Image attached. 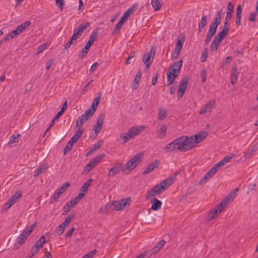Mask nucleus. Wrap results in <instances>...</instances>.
I'll return each instance as SVG.
<instances>
[{
	"instance_id": "nucleus-61",
	"label": "nucleus",
	"mask_w": 258,
	"mask_h": 258,
	"mask_svg": "<svg viewBox=\"0 0 258 258\" xmlns=\"http://www.w3.org/2000/svg\"><path fill=\"white\" fill-rule=\"evenodd\" d=\"M13 203H12V202L8 200V201L5 203V204L4 206V209L5 210H7L9 209L12 205H13Z\"/></svg>"
},
{
	"instance_id": "nucleus-55",
	"label": "nucleus",
	"mask_w": 258,
	"mask_h": 258,
	"mask_svg": "<svg viewBox=\"0 0 258 258\" xmlns=\"http://www.w3.org/2000/svg\"><path fill=\"white\" fill-rule=\"evenodd\" d=\"M47 43L43 44L38 47L37 52L38 53H40L43 52L46 48Z\"/></svg>"
},
{
	"instance_id": "nucleus-38",
	"label": "nucleus",
	"mask_w": 258,
	"mask_h": 258,
	"mask_svg": "<svg viewBox=\"0 0 258 258\" xmlns=\"http://www.w3.org/2000/svg\"><path fill=\"white\" fill-rule=\"evenodd\" d=\"M61 191H58L57 190L55 191V192L53 194L51 199V203H54L57 201L59 197L61 195Z\"/></svg>"
},
{
	"instance_id": "nucleus-43",
	"label": "nucleus",
	"mask_w": 258,
	"mask_h": 258,
	"mask_svg": "<svg viewBox=\"0 0 258 258\" xmlns=\"http://www.w3.org/2000/svg\"><path fill=\"white\" fill-rule=\"evenodd\" d=\"M167 116V113L166 111L164 110L160 109L158 112V119L159 120H162Z\"/></svg>"
},
{
	"instance_id": "nucleus-4",
	"label": "nucleus",
	"mask_w": 258,
	"mask_h": 258,
	"mask_svg": "<svg viewBox=\"0 0 258 258\" xmlns=\"http://www.w3.org/2000/svg\"><path fill=\"white\" fill-rule=\"evenodd\" d=\"M143 157L142 153H139L135 155L126 164V173H129L132 170L134 169L141 162L142 158Z\"/></svg>"
},
{
	"instance_id": "nucleus-33",
	"label": "nucleus",
	"mask_w": 258,
	"mask_h": 258,
	"mask_svg": "<svg viewBox=\"0 0 258 258\" xmlns=\"http://www.w3.org/2000/svg\"><path fill=\"white\" fill-rule=\"evenodd\" d=\"M46 169H47V167H46V166H45L44 165H40L38 168H37L34 171V173L33 175L34 176V177L38 176L39 174H40L41 173H42V172L43 171H45Z\"/></svg>"
},
{
	"instance_id": "nucleus-23",
	"label": "nucleus",
	"mask_w": 258,
	"mask_h": 258,
	"mask_svg": "<svg viewBox=\"0 0 258 258\" xmlns=\"http://www.w3.org/2000/svg\"><path fill=\"white\" fill-rule=\"evenodd\" d=\"M101 96V92H99L97 94V96L95 98L93 101V103L91 105V107H92V109H91V112H92V113H95V111L98 107Z\"/></svg>"
},
{
	"instance_id": "nucleus-21",
	"label": "nucleus",
	"mask_w": 258,
	"mask_h": 258,
	"mask_svg": "<svg viewBox=\"0 0 258 258\" xmlns=\"http://www.w3.org/2000/svg\"><path fill=\"white\" fill-rule=\"evenodd\" d=\"M76 127L78 128V130L76 132L73 137L71 138L72 139V140H75L77 142L79 139L82 136L84 132V129L82 127V126L77 125V124H76Z\"/></svg>"
},
{
	"instance_id": "nucleus-8",
	"label": "nucleus",
	"mask_w": 258,
	"mask_h": 258,
	"mask_svg": "<svg viewBox=\"0 0 258 258\" xmlns=\"http://www.w3.org/2000/svg\"><path fill=\"white\" fill-rule=\"evenodd\" d=\"M215 107V100H210L201 107L200 110L199 111V114L203 115L208 113H210Z\"/></svg>"
},
{
	"instance_id": "nucleus-18",
	"label": "nucleus",
	"mask_w": 258,
	"mask_h": 258,
	"mask_svg": "<svg viewBox=\"0 0 258 258\" xmlns=\"http://www.w3.org/2000/svg\"><path fill=\"white\" fill-rule=\"evenodd\" d=\"M159 164L160 161L159 160L154 161L153 162L150 164L149 166L145 168V169L143 172V174L145 175L151 173L155 169L159 167Z\"/></svg>"
},
{
	"instance_id": "nucleus-9",
	"label": "nucleus",
	"mask_w": 258,
	"mask_h": 258,
	"mask_svg": "<svg viewBox=\"0 0 258 258\" xmlns=\"http://www.w3.org/2000/svg\"><path fill=\"white\" fill-rule=\"evenodd\" d=\"M163 187L160 185V184L154 185L148 192L146 197V200H150L152 197H156L164 191Z\"/></svg>"
},
{
	"instance_id": "nucleus-5",
	"label": "nucleus",
	"mask_w": 258,
	"mask_h": 258,
	"mask_svg": "<svg viewBox=\"0 0 258 258\" xmlns=\"http://www.w3.org/2000/svg\"><path fill=\"white\" fill-rule=\"evenodd\" d=\"M36 226V224H33L28 227L22 233L17 237L16 242L21 245L24 244L28 237L32 233Z\"/></svg>"
},
{
	"instance_id": "nucleus-53",
	"label": "nucleus",
	"mask_w": 258,
	"mask_h": 258,
	"mask_svg": "<svg viewBox=\"0 0 258 258\" xmlns=\"http://www.w3.org/2000/svg\"><path fill=\"white\" fill-rule=\"evenodd\" d=\"M256 13L257 12H255L250 14L248 18V21L252 22H254L256 18Z\"/></svg>"
},
{
	"instance_id": "nucleus-7",
	"label": "nucleus",
	"mask_w": 258,
	"mask_h": 258,
	"mask_svg": "<svg viewBox=\"0 0 258 258\" xmlns=\"http://www.w3.org/2000/svg\"><path fill=\"white\" fill-rule=\"evenodd\" d=\"M189 82V78L187 76L184 77L180 81V84L177 90V98L179 100L184 95Z\"/></svg>"
},
{
	"instance_id": "nucleus-42",
	"label": "nucleus",
	"mask_w": 258,
	"mask_h": 258,
	"mask_svg": "<svg viewBox=\"0 0 258 258\" xmlns=\"http://www.w3.org/2000/svg\"><path fill=\"white\" fill-rule=\"evenodd\" d=\"M65 230V228L62 225H59L55 230V235L60 236L61 235Z\"/></svg>"
},
{
	"instance_id": "nucleus-11",
	"label": "nucleus",
	"mask_w": 258,
	"mask_h": 258,
	"mask_svg": "<svg viewBox=\"0 0 258 258\" xmlns=\"http://www.w3.org/2000/svg\"><path fill=\"white\" fill-rule=\"evenodd\" d=\"M104 154H101L96 156L92 159L85 166V169L87 171V173L89 172L94 167L99 164L101 159L104 157Z\"/></svg>"
},
{
	"instance_id": "nucleus-31",
	"label": "nucleus",
	"mask_w": 258,
	"mask_h": 258,
	"mask_svg": "<svg viewBox=\"0 0 258 258\" xmlns=\"http://www.w3.org/2000/svg\"><path fill=\"white\" fill-rule=\"evenodd\" d=\"M124 24V22L122 21V20H119V21L118 22V23L116 24L115 28L113 30L112 32V35H115L117 33H118L120 30L121 29V27H122L123 25Z\"/></svg>"
},
{
	"instance_id": "nucleus-63",
	"label": "nucleus",
	"mask_w": 258,
	"mask_h": 258,
	"mask_svg": "<svg viewBox=\"0 0 258 258\" xmlns=\"http://www.w3.org/2000/svg\"><path fill=\"white\" fill-rule=\"evenodd\" d=\"M140 79H141L140 78H137L136 77H135V78H134V82L135 83V84H134V86L133 87V88L134 89L138 88Z\"/></svg>"
},
{
	"instance_id": "nucleus-1",
	"label": "nucleus",
	"mask_w": 258,
	"mask_h": 258,
	"mask_svg": "<svg viewBox=\"0 0 258 258\" xmlns=\"http://www.w3.org/2000/svg\"><path fill=\"white\" fill-rule=\"evenodd\" d=\"M176 150L182 152L190 150L187 136H183L177 138L170 143L168 144L164 149L165 153H170Z\"/></svg>"
},
{
	"instance_id": "nucleus-36",
	"label": "nucleus",
	"mask_w": 258,
	"mask_h": 258,
	"mask_svg": "<svg viewBox=\"0 0 258 258\" xmlns=\"http://www.w3.org/2000/svg\"><path fill=\"white\" fill-rule=\"evenodd\" d=\"M182 66V60L181 59L178 61H176L170 67L180 72V69Z\"/></svg>"
},
{
	"instance_id": "nucleus-37",
	"label": "nucleus",
	"mask_w": 258,
	"mask_h": 258,
	"mask_svg": "<svg viewBox=\"0 0 258 258\" xmlns=\"http://www.w3.org/2000/svg\"><path fill=\"white\" fill-rule=\"evenodd\" d=\"M45 242L46 241L45 236L43 235L42 236L41 238L35 242L34 245L37 246L39 248H40L43 246Z\"/></svg>"
},
{
	"instance_id": "nucleus-20",
	"label": "nucleus",
	"mask_w": 258,
	"mask_h": 258,
	"mask_svg": "<svg viewBox=\"0 0 258 258\" xmlns=\"http://www.w3.org/2000/svg\"><path fill=\"white\" fill-rule=\"evenodd\" d=\"M137 6L138 5L137 3L133 4V5L124 13L123 16L121 18L120 20H122V21L124 23L127 20L130 16L133 13V12L136 10Z\"/></svg>"
},
{
	"instance_id": "nucleus-32",
	"label": "nucleus",
	"mask_w": 258,
	"mask_h": 258,
	"mask_svg": "<svg viewBox=\"0 0 258 258\" xmlns=\"http://www.w3.org/2000/svg\"><path fill=\"white\" fill-rule=\"evenodd\" d=\"M22 196V192L20 191H17L15 195H13L9 200H10L13 204H15L19 198Z\"/></svg>"
},
{
	"instance_id": "nucleus-2",
	"label": "nucleus",
	"mask_w": 258,
	"mask_h": 258,
	"mask_svg": "<svg viewBox=\"0 0 258 258\" xmlns=\"http://www.w3.org/2000/svg\"><path fill=\"white\" fill-rule=\"evenodd\" d=\"M226 201L229 202V200L228 199H223L220 204L207 214L206 219L208 221H210L213 219L217 217L223 210L225 209L228 207L226 204Z\"/></svg>"
},
{
	"instance_id": "nucleus-64",
	"label": "nucleus",
	"mask_w": 258,
	"mask_h": 258,
	"mask_svg": "<svg viewBox=\"0 0 258 258\" xmlns=\"http://www.w3.org/2000/svg\"><path fill=\"white\" fill-rule=\"evenodd\" d=\"M234 6L231 2H229L227 5V12L233 13Z\"/></svg>"
},
{
	"instance_id": "nucleus-40",
	"label": "nucleus",
	"mask_w": 258,
	"mask_h": 258,
	"mask_svg": "<svg viewBox=\"0 0 258 258\" xmlns=\"http://www.w3.org/2000/svg\"><path fill=\"white\" fill-rule=\"evenodd\" d=\"M220 43V41H218V39L217 40L214 38L211 45V50L212 51L217 50Z\"/></svg>"
},
{
	"instance_id": "nucleus-12",
	"label": "nucleus",
	"mask_w": 258,
	"mask_h": 258,
	"mask_svg": "<svg viewBox=\"0 0 258 258\" xmlns=\"http://www.w3.org/2000/svg\"><path fill=\"white\" fill-rule=\"evenodd\" d=\"M94 113L91 112V109L89 108L82 114L76 121L77 125L82 126V125L87 121Z\"/></svg>"
},
{
	"instance_id": "nucleus-27",
	"label": "nucleus",
	"mask_w": 258,
	"mask_h": 258,
	"mask_svg": "<svg viewBox=\"0 0 258 258\" xmlns=\"http://www.w3.org/2000/svg\"><path fill=\"white\" fill-rule=\"evenodd\" d=\"M235 157V155L233 154H230L228 156L225 157L222 160L218 162V165L222 167L226 164L227 163L229 162L231 159Z\"/></svg>"
},
{
	"instance_id": "nucleus-10",
	"label": "nucleus",
	"mask_w": 258,
	"mask_h": 258,
	"mask_svg": "<svg viewBox=\"0 0 258 258\" xmlns=\"http://www.w3.org/2000/svg\"><path fill=\"white\" fill-rule=\"evenodd\" d=\"M178 174V172H176L174 174L168 178H166L162 181H161L159 184L161 186L163 187V189L165 190L167 188H168L175 180L176 178V176Z\"/></svg>"
},
{
	"instance_id": "nucleus-51",
	"label": "nucleus",
	"mask_w": 258,
	"mask_h": 258,
	"mask_svg": "<svg viewBox=\"0 0 258 258\" xmlns=\"http://www.w3.org/2000/svg\"><path fill=\"white\" fill-rule=\"evenodd\" d=\"M168 73H171V75L174 76V77L176 78L180 72L177 71L176 70H175L171 67H170L167 71Z\"/></svg>"
},
{
	"instance_id": "nucleus-47",
	"label": "nucleus",
	"mask_w": 258,
	"mask_h": 258,
	"mask_svg": "<svg viewBox=\"0 0 258 258\" xmlns=\"http://www.w3.org/2000/svg\"><path fill=\"white\" fill-rule=\"evenodd\" d=\"M113 206L114 209L117 211H120L123 210V208L121 205V203L120 201L114 202L113 203Z\"/></svg>"
},
{
	"instance_id": "nucleus-34",
	"label": "nucleus",
	"mask_w": 258,
	"mask_h": 258,
	"mask_svg": "<svg viewBox=\"0 0 258 258\" xmlns=\"http://www.w3.org/2000/svg\"><path fill=\"white\" fill-rule=\"evenodd\" d=\"M93 179L92 178L89 179L86 182L83 183L82 186H81V189L82 191L86 192L90 186Z\"/></svg>"
},
{
	"instance_id": "nucleus-62",
	"label": "nucleus",
	"mask_w": 258,
	"mask_h": 258,
	"mask_svg": "<svg viewBox=\"0 0 258 258\" xmlns=\"http://www.w3.org/2000/svg\"><path fill=\"white\" fill-rule=\"evenodd\" d=\"M182 46V43L180 39L177 40V43L175 45L174 49L178 50V51H180Z\"/></svg>"
},
{
	"instance_id": "nucleus-57",
	"label": "nucleus",
	"mask_w": 258,
	"mask_h": 258,
	"mask_svg": "<svg viewBox=\"0 0 258 258\" xmlns=\"http://www.w3.org/2000/svg\"><path fill=\"white\" fill-rule=\"evenodd\" d=\"M79 202L75 198H74L70 202H68V204H69L70 207L73 208Z\"/></svg>"
},
{
	"instance_id": "nucleus-58",
	"label": "nucleus",
	"mask_w": 258,
	"mask_h": 258,
	"mask_svg": "<svg viewBox=\"0 0 258 258\" xmlns=\"http://www.w3.org/2000/svg\"><path fill=\"white\" fill-rule=\"evenodd\" d=\"M180 51H178V50L174 49L173 52L172 53L171 55V59L172 60H174L176 59L177 56H178Z\"/></svg>"
},
{
	"instance_id": "nucleus-46",
	"label": "nucleus",
	"mask_w": 258,
	"mask_h": 258,
	"mask_svg": "<svg viewBox=\"0 0 258 258\" xmlns=\"http://www.w3.org/2000/svg\"><path fill=\"white\" fill-rule=\"evenodd\" d=\"M207 19V18L206 15H204L202 16L201 22L199 24L200 28H203L206 25Z\"/></svg>"
},
{
	"instance_id": "nucleus-15",
	"label": "nucleus",
	"mask_w": 258,
	"mask_h": 258,
	"mask_svg": "<svg viewBox=\"0 0 258 258\" xmlns=\"http://www.w3.org/2000/svg\"><path fill=\"white\" fill-rule=\"evenodd\" d=\"M104 115L102 113L100 114L98 118L97 122L93 126V130L95 131L96 134L95 137H96L101 130L102 124L104 122Z\"/></svg>"
},
{
	"instance_id": "nucleus-52",
	"label": "nucleus",
	"mask_w": 258,
	"mask_h": 258,
	"mask_svg": "<svg viewBox=\"0 0 258 258\" xmlns=\"http://www.w3.org/2000/svg\"><path fill=\"white\" fill-rule=\"evenodd\" d=\"M88 52V51L84 50V49H82L79 53V59H82L84 56L87 55Z\"/></svg>"
},
{
	"instance_id": "nucleus-19",
	"label": "nucleus",
	"mask_w": 258,
	"mask_h": 258,
	"mask_svg": "<svg viewBox=\"0 0 258 258\" xmlns=\"http://www.w3.org/2000/svg\"><path fill=\"white\" fill-rule=\"evenodd\" d=\"M90 26L89 23L81 24L78 27L76 28L74 30V34L79 38L82 34L84 30Z\"/></svg>"
},
{
	"instance_id": "nucleus-39",
	"label": "nucleus",
	"mask_w": 258,
	"mask_h": 258,
	"mask_svg": "<svg viewBox=\"0 0 258 258\" xmlns=\"http://www.w3.org/2000/svg\"><path fill=\"white\" fill-rule=\"evenodd\" d=\"M175 78V77H174V76H173L171 75V73H168L167 72V86L170 85L171 84H172L174 82Z\"/></svg>"
},
{
	"instance_id": "nucleus-14",
	"label": "nucleus",
	"mask_w": 258,
	"mask_h": 258,
	"mask_svg": "<svg viewBox=\"0 0 258 258\" xmlns=\"http://www.w3.org/2000/svg\"><path fill=\"white\" fill-rule=\"evenodd\" d=\"M145 126L144 125L133 126L127 132L128 133V136L132 139L135 136L139 135L141 132L145 130Z\"/></svg>"
},
{
	"instance_id": "nucleus-29",
	"label": "nucleus",
	"mask_w": 258,
	"mask_h": 258,
	"mask_svg": "<svg viewBox=\"0 0 258 258\" xmlns=\"http://www.w3.org/2000/svg\"><path fill=\"white\" fill-rule=\"evenodd\" d=\"M75 214L74 213H71L66 218L64 221L62 223L61 225H62L63 227H66L74 219Z\"/></svg>"
},
{
	"instance_id": "nucleus-50",
	"label": "nucleus",
	"mask_w": 258,
	"mask_h": 258,
	"mask_svg": "<svg viewBox=\"0 0 258 258\" xmlns=\"http://www.w3.org/2000/svg\"><path fill=\"white\" fill-rule=\"evenodd\" d=\"M19 136H20L19 135H18L17 136H15V135L11 136L10 137V140H9V141L8 144L11 145L13 143L18 142V140L17 138Z\"/></svg>"
},
{
	"instance_id": "nucleus-22",
	"label": "nucleus",
	"mask_w": 258,
	"mask_h": 258,
	"mask_svg": "<svg viewBox=\"0 0 258 258\" xmlns=\"http://www.w3.org/2000/svg\"><path fill=\"white\" fill-rule=\"evenodd\" d=\"M166 130L167 126L165 124L161 125L157 132L158 137L160 139L164 138L166 136Z\"/></svg>"
},
{
	"instance_id": "nucleus-60",
	"label": "nucleus",
	"mask_w": 258,
	"mask_h": 258,
	"mask_svg": "<svg viewBox=\"0 0 258 258\" xmlns=\"http://www.w3.org/2000/svg\"><path fill=\"white\" fill-rule=\"evenodd\" d=\"M39 249L40 248H39L37 246L34 245L31 250V253H32V255H35L38 252Z\"/></svg>"
},
{
	"instance_id": "nucleus-35",
	"label": "nucleus",
	"mask_w": 258,
	"mask_h": 258,
	"mask_svg": "<svg viewBox=\"0 0 258 258\" xmlns=\"http://www.w3.org/2000/svg\"><path fill=\"white\" fill-rule=\"evenodd\" d=\"M151 5L155 11L159 10L162 7L159 0H151Z\"/></svg>"
},
{
	"instance_id": "nucleus-13",
	"label": "nucleus",
	"mask_w": 258,
	"mask_h": 258,
	"mask_svg": "<svg viewBox=\"0 0 258 258\" xmlns=\"http://www.w3.org/2000/svg\"><path fill=\"white\" fill-rule=\"evenodd\" d=\"M217 27L218 26L212 23L210 24L208 33L204 41L205 45H207L209 43L212 38L216 34Z\"/></svg>"
},
{
	"instance_id": "nucleus-49",
	"label": "nucleus",
	"mask_w": 258,
	"mask_h": 258,
	"mask_svg": "<svg viewBox=\"0 0 258 258\" xmlns=\"http://www.w3.org/2000/svg\"><path fill=\"white\" fill-rule=\"evenodd\" d=\"M227 35L226 33H225L224 31H221L214 38L218 39V41H221Z\"/></svg>"
},
{
	"instance_id": "nucleus-54",
	"label": "nucleus",
	"mask_w": 258,
	"mask_h": 258,
	"mask_svg": "<svg viewBox=\"0 0 258 258\" xmlns=\"http://www.w3.org/2000/svg\"><path fill=\"white\" fill-rule=\"evenodd\" d=\"M101 146V144H100L99 143L95 144L93 146L92 148L91 149L90 152H93L96 151L97 150H98L100 148Z\"/></svg>"
},
{
	"instance_id": "nucleus-25",
	"label": "nucleus",
	"mask_w": 258,
	"mask_h": 258,
	"mask_svg": "<svg viewBox=\"0 0 258 258\" xmlns=\"http://www.w3.org/2000/svg\"><path fill=\"white\" fill-rule=\"evenodd\" d=\"M151 202L152 203L151 206L152 210L154 211H157L161 208L162 202L160 200H158L156 198H154Z\"/></svg>"
},
{
	"instance_id": "nucleus-17",
	"label": "nucleus",
	"mask_w": 258,
	"mask_h": 258,
	"mask_svg": "<svg viewBox=\"0 0 258 258\" xmlns=\"http://www.w3.org/2000/svg\"><path fill=\"white\" fill-rule=\"evenodd\" d=\"M97 31H93L91 35L89 37V39L88 41V42L86 43L85 46L83 48L84 50H86L87 51H89V48L93 44V43L95 41L97 38Z\"/></svg>"
},
{
	"instance_id": "nucleus-44",
	"label": "nucleus",
	"mask_w": 258,
	"mask_h": 258,
	"mask_svg": "<svg viewBox=\"0 0 258 258\" xmlns=\"http://www.w3.org/2000/svg\"><path fill=\"white\" fill-rule=\"evenodd\" d=\"M119 138L123 140V143H126L128 142L132 138L128 136V133L125 134H121L119 135Z\"/></svg>"
},
{
	"instance_id": "nucleus-59",
	"label": "nucleus",
	"mask_w": 258,
	"mask_h": 258,
	"mask_svg": "<svg viewBox=\"0 0 258 258\" xmlns=\"http://www.w3.org/2000/svg\"><path fill=\"white\" fill-rule=\"evenodd\" d=\"M54 61V60L53 58H51L47 61L46 65V69L47 71L49 70L51 66L53 64Z\"/></svg>"
},
{
	"instance_id": "nucleus-26",
	"label": "nucleus",
	"mask_w": 258,
	"mask_h": 258,
	"mask_svg": "<svg viewBox=\"0 0 258 258\" xmlns=\"http://www.w3.org/2000/svg\"><path fill=\"white\" fill-rule=\"evenodd\" d=\"M77 142L75 140H72V139L71 138L70 140L67 143L65 147L63 149V154L64 155H67V154L72 149L75 143H76Z\"/></svg>"
},
{
	"instance_id": "nucleus-48",
	"label": "nucleus",
	"mask_w": 258,
	"mask_h": 258,
	"mask_svg": "<svg viewBox=\"0 0 258 258\" xmlns=\"http://www.w3.org/2000/svg\"><path fill=\"white\" fill-rule=\"evenodd\" d=\"M71 184L69 182H66L64 184H62L60 187L58 188L57 190L58 191H61V194H62L65 190L67 189V187L70 186Z\"/></svg>"
},
{
	"instance_id": "nucleus-41",
	"label": "nucleus",
	"mask_w": 258,
	"mask_h": 258,
	"mask_svg": "<svg viewBox=\"0 0 258 258\" xmlns=\"http://www.w3.org/2000/svg\"><path fill=\"white\" fill-rule=\"evenodd\" d=\"M208 54V49L207 48H205L203 51L202 53V55L201 56V60L202 62H205L206 61Z\"/></svg>"
},
{
	"instance_id": "nucleus-24",
	"label": "nucleus",
	"mask_w": 258,
	"mask_h": 258,
	"mask_svg": "<svg viewBox=\"0 0 258 258\" xmlns=\"http://www.w3.org/2000/svg\"><path fill=\"white\" fill-rule=\"evenodd\" d=\"M238 191V188H236L235 190L232 191L230 193H229L225 198L224 199H228L229 200V201H226V205L228 206L234 200V199L236 197V194Z\"/></svg>"
},
{
	"instance_id": "nucleus-30",
	"label": "nucleus",
	"mask_w": 258,
	"mask_h": 258,
	"mask_svg": "<svg viewBox=\"0 0 258 258\" xmlns=\"http://www.w3.org/2000/svg\"><path fill=\"white\" fill-rule=\"evenodd\" d=\"M20 33L18 31V29L13 30L9 34L7 35L5 38V40H10L15 38Z\"/></svg>"
},
{
	"instance_id": "nucleus-6",
	"label": "nucleus",
	"mask_w": 258,
	"mask_h": 258,
	"mask_svg": "<svg viewBox=\"0 0 258 258\" xmlns=\"http://www.w3.org/2000/svg\"><path fill=\"white\" fill-rule=\"evenodd\" d=\"M120 171H122L123 173H126V168L123 167V164L118 162L115 163L112 167L110 169L107 173V176L110 177H113Z\"/></svg>"
},
{
	"instance_id": "nucleus-28",
	"label": "nucleus",
	"mask_w": 258,
	"mask_h": 258,
	"mask_svg": "<svg viewBox=\"0 0 258 258\" xmlns=\"http://www.w3.org/2000/svg\"><path fill=\"white\" fill-rule=\"evenodd\" d=\"M238 77V73L235 68H233L232 72L231 73V83L232 84H235L237 82Z\"/></svg>"
},
{
	"instance_id": "nucleus-16",
	"label": "nucleus",
	"mask_w": 258,
	"mask_h": 258,
	"mask_svg": "<svg viewBox=\"0 0 258 258\" xmlns=\"http://www.w3.org/2000/svg\"><path fill=\"white\" fill-rule=\"evenodd\" d=\"M155 54V49L152 47L150 51L147 54H145L143 57V61L144 63H152L153 58Z\"/></svg>"
},
{
	"instance_id": "nucleus-45",
	"label": "nucleus",
	"mask_w": 258,
	"mask_h": 258,
	"mask_svg": "<svg viewBox=\"0 0 258 258\" xmlns=\"http://www.w3.org/2000/svg\"><path fill=\"white\" fill-rule=\"evenodd\" d=\"M221 18V12H219L216 15L214 22L212 23L213 24H215V25H217L218 26L220 23V20Z\"/></svg>"
},
{
	"instance_id": "nucleus-56",
	"label": "nucleus",
	"mask_w": 258,
	"mask_h": 258,
	"mask_svg": "<svg viewBox=\"0 0 258 258\" xmlns=\"http://www.w3.org/2000/svg\"><path fill=\"white\" fill-rule=\"evenodd\" d=\"M241 6L240 5H238L236 10V17H241Z\"/></svg>"
},
{
	"instance_id": "nucleus-3",
	"label": "nucleus",
	"mask_w": 258,
	"mask_h": 258,
	"mask_svg": "<svg viewBox=\"0 0 258 258\" xmlns=\"http://www.w3.org/2000/svg\"><path fill=\"white\" fill-rule=\"evenodd\" d=\"M208 135V133L205 131L200 132L199 134H196L194 137L190 138L187 137L188 143L190 149H191L195 147L197 144L201 142L204 139H205Z\"/></svg>"
}]
</instances>
